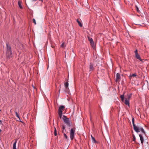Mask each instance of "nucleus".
Returning <instances> with one entry per match:
<instances>
[{
  "instance_id": "9d476101",
  "label": "nucleus",
  "mask_w": 149,
  "mask_h": 149,
  "mask_svg": "<svg viewBox=\"0 0 149 149\" xmlns=\"http://www.w3.org/2000/svg\"><path fill=\"white\" fill-rule=\"evenodd\" d=\"M6 51H11V48L10 46L8 43H6Z\"/></svg>"
},
{
  "instance_id": "423d86ee",
  "label": "nucleus",
  "mask_w": 149,
  "mask_h": 149,
  "mask_svg": "<svg viewBox=\"0 0 149 149\" xmlns=\"http://www.w3.org/2000/svg\"><path fill=\"white\" fill-rule=\"evenodd\" d=\"M120 80V74L119 73L116 74V82H119Z\"/></svg>"
},
{
  "instance_id": "72a5a7b5",
  "label": "nucleus",
  "mask_w": 149,
  "mask_h": 149,
  "mask_svg": "<svg viewBox=\"0 0 149 149\" xmlns=\"http://www.w3.org/2000/svg\"><path fill=\"white\" fill-rule=\"evenodd\" d=\"M11 110H12L11 109V110H10V112H12Z\"/></svg>"
},
{
  "instance_id": "dca6fc26",
  "label": "nucleus",
  "mask_w": 149,
  "mask_h": 149,
  "mask_svg": "<svg viewBox=\"0 0 149 149\" xmlns=\"http://www.w3.org/2000/svg\"><path fill=\"white\" fill-rule=\"evenodd\" d=\"M120 98H121V101L123 102H124V95H121L120 96Z\"/></svg>"
},
{
  "instance_id": "c756f323",
  "label": "nucleus",
  "mask_w": 149,
  "mask_h": 149,
  "mask_svg": "<svg viewBox=\"0 0 149 149\" xmlns=\"http://www.w3.org/2000/svg\"><path fill=\"white\" fill-rule=\"evenodd\" d=\"M136 9H137V11H139V8H138V7H137V6H136Z\"/></svg>"
},
{
  "instance_id": "2eb2a0df",
  "label": "nucleus",
  "mask_w": 149,
  "mask_h": 149,
  "mask_svg": "<svg viewBox=\"0 0 149 149\" xmlns=\"http://www.w3.org/2000/svg\"><path fill=\"white\" fill-rule=\"evenodd\" d=\"M90 44L91 45V46L93 47V49H94L95 47V45L94 44V41H93L92 42H90Z\"/></svg>"
},
{
  "instance_id": "4468645a",
  "label": "nucleus",
  "mask_w": 149,
  "mask_h": 149,
  "mask_svg": "<svg viewBox=\"0 0 149 149\" xmlns=\"http://www.w3.org/2000/svg\"><path fill=\"white\" fill-rule=\"evenodd\" d=\"M21 3H22V1H18V5L19 6V7L20 9H22V7L21 5Z\"/></svg>"
},
{
  "instance_id": "f257e3e1",
  "label": "nucleus",
  "mask_w": 149,
  "mask_h": 149,
  "mask_svg": "<svg viewBox=\"0 0 149 149\" xmlns=\"http://www.w3.org/2000/svg\"><path fill=\"white\" fill-rule=\"evenodd\" d=\"M134 129L135 131L136 132H139L141 131L142 133L145 134V132L142 127H139L136 125L133 126Z\"/></svg>"
},
{
  "instance_id": "bb28decb",
  "label": "nucleus",
  "mask_w": 149,
  "mask_h": 149,
  "mask_svg": "<svg viewBox=\"0 0 149 149\" xmlns=\"http://www.w3.org/2000/svg\"><path fill=\"white\" fill-rule=\"evenodd\" d=\"M32 20L33 22L36 25V22L35 19L34 18H33Z\"/></svg>"
},
{
  "instance_id": "2f4dec72",
  "label": "nucleus",
  "mask_w": 149,
  "mask_h": 149,
  "mask_svg": "<svg viewBox=\"0 0 149 149\" xmlns=\"http://www.w3.org/2000/svg\"><path fill=\"white\" fill-rule=\"evenodd\" d=\"M37 0H32L33 1H37Z\"/></svg>"
},
{
  "instance_id": "6ab92c4d",
  "label": "nucleus",
  "mask_w": 149,
  "mask_h": 149,
  "mask_svg": "<svg viewBox=\"0 0 149 149\" xmlns=\"http://www.w3.org/2000/svg\"><path fill=\"white\" fill-rule=\"evenodd\" d=\"M132 141H134L135 142H136V137L135 136L134 134H132Z\"/></svg>"
},
{
  "instance_id": "412c9836",
  "label": "nucleus",
  "mask_w": 149,
  "mask_h": 149,
  "mask_svg": "<svg viewBox=\"0 0 149 149\" xmlns=\"http://www.w3.org/2000/svg\"><path fill=\"white\" fill-rule=\"evenodd\" d=\"M15 115L19 119V120H20V117L19 116V114H18V113H17V112L15 111Z\"/></svg>"
},
{
  "instance_id": "f03ea898",
  "label": "nucleus",
  "mask_w": 149,
  "mask_h": 149,
  "mask_svg": "<svg viewBox=\"0 0 149 149\" xmlns=\"http://www.w3.org/2000/svg\"><path fill=\"white\" fill-rule=\"evenodd\" d=\"M63 117L64 121L65 123L66 124L67 126L69 127H70L71 126V124L68 118H67L66 116L64 115H63Z\"/></svg>"
},
{
  "instance_id": "7c9ffc66",
  "label": "nucleus",
  "mask_w": 149,
  "mask_h": 149,
  "mask_svg": "<svg viewBox=\"0 0 149 149\" xmlns=\"http://www.w3.org/2000/svg\"><path fill=\"white\" fill-rule=\"evenodd\" d=\"M2 121L1 120H0V123L1 124L2 123Z\"/></svg>"
},
{
  "instance_id": "1a4fd4ad",
  "label": "nucleus",
  "mask_w": 149,
  "mask_h": 149,
  "mask_svg": "<svg viewBox=\"0 0 149 149\" xmlns=\"http://www.w3.org/2000/svg\"><path fill=\"white\" fill-rule=\"evenodd\" d=\"M126 105H127L128 106L130 105L129 100L127 98H125L124 102Z\"/></svg>"
},
{
  "instance_id": "ddd939ff",
  "label": "nucleus",
  "mask_w": 149,
  "mask_h": 149,
  "mask_svg": "<svg viewBox=\"0 0 149 149\" xmlns=\"http://www.w3.org/2000/svg\"><path fill=\"white\" fill-rule=\"evenodd\" d=\"M17 140L16 139H15V142H14L13 144V149H17L16 148V144L17 142Z\"/></svg>"
},
{
  "instance_id": "39448f33",
  "label": "nucleus",
  "mask_w": 149,
  "mask_h": 149,
  "mask_svg": "<svg viewBox=\"0 0 149 149\" xmlns=\"http://www.w3.org/2000/svg\"><path fill=\"white\" fill-rule=\"evenodd\" d=\"M61 129L62 132L63 133V135L65 138L66 139H68V136L66 135L65 133L67 132L66 130L65 129V126L64 125L61 126Z\"/></svg>"
},
{
  "instance_id": "f8f14e48",
  "label": "nucleus",
  "mask_w": 149,
  "mask_h": 149,
  "mask_svg": "<svg viewBox=\"0 0 149 149\" xmlns=\"http://www.w3.org/2000/svg\"><path fill=\"white\" fill-rule=\"evenodd\" d=\"M135 57L137 59L141 61H142V60L141 58L139 55V54L135 55Z\"/></svg>"
},
{
  "instance_id": "5701e85b",
  "label": "nucleus",
  "mask_w": 149,
  "mask_h": 149,
  "mask_svg": "<svg viewBox=\"0 0 149 149\" xmlns=\"http://www.w3.org/2000/svg\"><path fill=\"white\" fill-rule=\"evenodd\" d=\"M132 123L133 125V126H134L135 125L134 124V118H132Z\"/></svg>"
},
{
  "instance_id": "cd10ccee",
  "label": "nucleus",
  "mask_w": 149,
  "mask_h": 149,
  "mask_svg": "<svg viewBox=\"0 0 149 149\" xmlns=\"http://www.w3.org/2000/svg\"><path fill=\"white\" fill-rule=\"evenodd\" d=\"M135 55L137 54H138V50L137 49H136L135 51L134 52Z\"/></svg>"
},
{
  "instance_id": "9b49d317",
  "label": "nucleus",
  "mask_w": 149,
  "mask_h": 149,
  "mask_svg": "<svg viewBox=\"0 0 149 149\" xmlns=\"http://www.w3.org/2000/svg\"><path fill=\"white\" fill-rule=\"evenodd\" d=\"M139 136L141 140V143L143 145L144 142L143 138L142 136V135L141 134H139Z\"/></svg>"
},
{
  "instance_id": "7ed1b4c3",
  "label": "nucleus",
  "mask_w": 149,
  "mask_h": 149,
  "mask_svg": "<svg viewBox=\"0 0 149 149\" xmlns=\"http://www.w3.org/2000/svg\"><path fill=\"white\" fill-rule=\"evenodd\" d=\"M64 108L65 107L63 105L59 107L58 113L59 116L60 118H61L62 117V116L63 114V110Z\"/></svg>"
},
{
  "instance_id": "473e14b6",
  "label": "nucleus",
  "mask_w": 149,
  "mask_h": 149,
  "mask_svg": "<svg viewBox=\"0 0 149 149\" xmlns=\"http://www.w3.org/2000/svg\"><path fill=\"white\" fill-rule=\"evenodd\" d=\"M91 139L92 138V137H93L92 135H91Z\"/></svg>"
},
{
  "instance_id": "b1692460",
  "label": "nucleus",
  "mask_w": 149,
  "mask_h": 149,
  "mask_svg": "<svg viewBox=\"0 0 149 149\" xmlns=\"http://www.w3.org/2000/svg\"><path fill=\"white\" fill-rule=\"evenodd\" d=\"M91 139H92V141L94 142L95 143H96V140L95 139L94 137H92V138Z\"/></svg>"
},
{
  "instance_id": "c85d7f7f",
  "label": "nucleus",
  "mask_w": 149,
  "mask_h": 149,
  "mask_svg": "<svg viewBox=\"0 0 149 149\" xmlns=\"http://www.w3.org/2000/svg\"><path fill=\"white\" fill-rule=\"evenodd\" d=\"M64 42H63L62 43L61 45V47H63L64 46Z\"/></svg>"
},
{
  "instance_id": "0eeeda50",
  "label": "nucleus",
  "mask_w": 149,
  "mask_h": 149,
  "mask_svg": "<svg viewBox=\"0 0 149 149\" xmlns=\"http://www.w3.org/2000/svg\"><path fill=\"white\" fill-rule=\"evenodd\" d=\"M12 51H6V56L9 58L12 57Z\"/></svg>"
},
{
  "instance_id": "c9c22d12",
  "label": "nucleus",
  "mask_w": 149,
  "mask_h": 149,
  "mask_svg": "<svg viewBox=\"0 0 149 149\" xmlns=\"http://www.w3.org/2000/svg\"><path fill=\"white\" fill-rule=\"evenodd\" d=\"M1 129H0V132H1Z\"/></svg>"
},
{
  "instance_id": "6e6552de",
  "label": "nucleus",
  "mask_w": 149,
  "mask_h": 149,
  "mask_svg": "<svg viewBox=\"0 0 149 149\" xmlns=\"http://www.w3.org/2000/svg\"><path fill=\"white\" fill-rule=\"evenodd\" d=\"M89 71L90 72H91L93 71L94 70L93 64L92 63H90L89 64Z\"/></svg>"
},
{
  "instance_id": "f704fd0d",
  "label": "nucleus",
  "mask_w": 149,
  "mask_h": 149,
  "mask_svg": "<svg viewBox=\"0 0 149 149\" xmlns=\"http://www.w3.org/2000/svg\"><path fill=\"white\" fill-rule=\"evenodd\" d=\"M0 111L1 112V110H0Z\"/></svg>"
},
{
  "instance_id": "a211bd4d",
  "label": "nucleus",
  "mask_w": 149,
  "mask_h": 149,
  "mask_svg": "<svg viewBox=\"0 0 149 149\" xmlns=\"http://www.w3.org/2000/svg\"><path fill=\"white\" fill-rule=\"evenodd\" d=\"M77 22L78 23L80 27H82V25L81 23L79 20L78 19H77L76 20Z\"/></svg>"
},
{
  "instance_id": "f3484780",
  "label": "nucleus",
  "mask_w": 149,
  "mask_h": 149,
  "mask_svg": "<svg viewBox=\"0 0 149 149\" xmlns=\"http://www.w3.org/2000/svg\"><path fill=\"white\" fill-rule=\"evenodd\" d=\"M68 85L69 84L68 82H66L64 83V86L66 89H67V88H68Z\"/></svg>"
},
{
  "instance_id": "20e7f679",
  "label": "nucleus",
  "mask_w": 149,
  "mask_h": 149,
  "mask_svg": "<svg viewBox=\"0 0 149 149\" xmlns=\"http://www.w3.org/2000/svg\"><path fill=\"white\" fill-rule=\"evenodd\" d=\"M75 128H71L70 132V139L71 140L73 139L74 137V132H75Z\"/></svg>"
},
{
  "instance_id": "393cba45",
  "label": "nucleus",
  "mask_w": 149,
  "mask_h": 149,
  "mask_svg": "<svg viewBox=\"0 0 149 149\" xmlns=\"http://www.w3.org/2000/svg\"><path fill=\"white\" fill-rule=\"evenodd\" d=\"M54 134L55 136H56L57 135V133H56V128H54Z\"/></svg>"
},
{
  "instance_id": "aec40b11",
  "label": "nucleus",
  "mask_w": 149,
  "mask_h": 149,
  "mask_svg": "<svg viewBox=\"0 0 149 149\" xmlns=\"http://www.w3.org/2000/svg\"><path fill=\"white\" fill-rule=\"evenodd\" d=\"M136 76H137V74L136 73H134V74H132V75H130V77H136Z\"/></svg>"
},
{
  "instance_id": "a878e982",
  "label": "nucleus",
  "mask_w": 149,
  "mask_h": 149,
  "mask_svg": "<svg viewBox=\"0 0 149 149\" xmlns=\"http://www.w3.org/2000/svg\"><path fill=\"white\" fill-rule=\"evenodd\" d=\"M132 96V94H130L129 95H127L128 96V98L127 99H129V100H130V98H131Z\"/></svg>"
},
{
  "instance_id": "4be33fe9",
  "label": "nucleus",
  "mask_w": 149,
  "mask_h": 149,
  "mask_svg": "<svg viewBox=\"0 0 149 149\" xmlns=\"http://www.w3.org/2000/svg\"><path fill=\"white\" fill-rule=\"evenodd\" d=\"M88 38L90 42L93 41V39L92 38H91L89 37H88Z\"/></svg>"
}]
</instances>
